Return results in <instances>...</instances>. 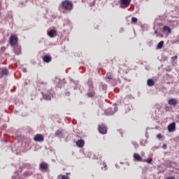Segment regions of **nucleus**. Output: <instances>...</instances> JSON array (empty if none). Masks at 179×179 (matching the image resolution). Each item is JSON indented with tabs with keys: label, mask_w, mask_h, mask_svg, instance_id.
I'll return each mask as SVG.
<instances>
[{
	"label": "nucleus",
	"mask_w": 179,
	"mask_h": 179,
	"mask_svg": "<svg viewBox=\"0 0 179 179\" xmlns=\"http://www.w3.org/2000/svg\"><path fill=\"white\" fill-rule=\"evenodd\" d=\"M61 8H62V9H64V10L71 12V10H72V9H73V3H72V1H71L69 0H65L62 2Z\"/></svg>",
	"instance_id": "1"
},
{
	"label": "nucleus",
	"mask_w": 179,
	"mask_h": 179,
	"mask_svg": "<svg viewBox=\"0 0 179 179\" xmlns=\"http://www.w3.org/2000/svg\"><path fill=\"white\" fill-rule=\"evenodd\" d=\"M9 41L10 45L12 47H15V45H17V43H19V38H17V36H16V35H12L10 37Z\"/></svg>",
	"instance_id": "2"
},
{
	"label": "nucleus",
	"mask_w": 179,
	"mask_h": 179,
	"mask_svg": "<svg viewBox=\"0 0 179 179\" xmlns=\"http://www.w3.org/2000/svg\"><path fill=\"white\" fill-rule=\"evenodd\" d=\"M131 0H120V7L123 9H125V8H128L129 5H131Z\"/></svg>",
	"instance_id": "3"
},
{
	"label": "nucleus",
	"mask_w": 179,
	"mask_h": 179,
	"mask_svg": "<svg viewBox=\"0 0 179 179\" xmlns=\"http://www.w3.org/2000/svg\"><path fill=\"white\" fill-rule=\"evenodd\" d=\"M99 132L103 135L107 134V127L104 124H101L98 127Z\"/></svg>",
	"instance_id": "4"
},
{
	"label": "nucleus",
	"mask_w": 179,
	"mask_h": 179,
	"mask_svg": "<svg viewBox=\"0 0 179 179\" xmlns=\"http://www.w3.org/2000/svg\"><path fill=\"white\" fill-rule=\"evenodd\" d=\"M0 79H2L3 76H6L8 73H9V71H8V69L6 68H1L0 69Z\"/></svg>",
	"instance_id": "5"
},
{
	"label": "nucleus",
	"mask_w": 179,
	"mask_h": 179,
	"mask_svg": "<svg viewBox=\"0 0 179 179\" xmlns=\"http://www.w3.org/2000/svg\"><path fill=\"white\" fill-rule=\"evenodd\" d=\"M34 140L35 141V142H43L44 136H43V134H36L35 135Z\"/></svg>",
	"instance_id": "6"
},
{
	"label": "nucleus",
	"mask_w": 179,
	"mask_h": 179,
	"mask_svg": "<svg viewBox=\"0 0 179 179\" xmlns=\"http://www.w3.org/2000/svg\"><path fill=\"white\" fill-rule=\"evenodd\" d=\"M169 132H174L176 131V122H172L168 126Z\"/></svg>",
	"instance_id": "7"
},
{
	"label": "nucleus",
	"mask_w": 179,
	"mask_h": 179,
	"mask_svg": "<svg viewBox=\"0 0 179 179\" xmlns=\"http://www.w3.org/2000/svg\"><path fill=\"white\" fill-rule=\"evenodd\" d=\"M14 52L17 55H19V54H20V52H22V47H20V45H15L14 46Z\"/></svg>",
	"instance_id": "8"
},
{
	"label": "nucleus",
	"mask_w": 179,
	"mask_h": 179,
	"mask_svg": "<svg viewBox=\"0 0 179 179\" xmlns=\"http://www.w3.org/2000/svg\"><path fill=\"white\" fill-rule=\"evenodd\" d=\"M40 170H41V171L48 170V164L45 162H43L42 164H40Z\"/></svg>",
	"instance_id": "9"
},
{
	"label": "nucleus",
	"mask_w": 179,
	"mask_h": 179,
	"mask_svg": "<svg viewBox=\"0 0 179 179\" xmlns=\"http://www.w3.org/2000/svg\"><path fill=\"white\" fill-rule=\"evenodd\" d=\"M168 104H169V106H173L174 107H176V106L178 104V102L174 99H171L169 100Z\"/></svg>",
	"instance_id": "10"
},
{
	"label": "nucleus",
	"mask_w": 179,
	"mask_h": 179,
	"mask_svg": "<svg viewBox=\"0 0 179 179\" xmlns=\"http://www.w3.org/2000/svg\"><path fill=\"white\" fill-rule=\"evenodd\" d=\"M52 58L50 55H45L43 58V60L44 62H46L47 64L51 62Z\"/></svg>",
	"instance_id": "11"
},
{
	"label": "nucleus",
	"mask_w": 179,
	"mask_h": 179,
	"mask_svg": "<svg viewBox=\"0 0 179 179\" xmlns=\"http://www.w3.org/2000/svg\"><path fill=\"white\" fill-rule=\"evenodd\" d=\"M56 34L57 31H55V29H51L50 31H48V36H49V37H51V38H52Z\"/></svg>",
	"instance_id": "12"
},
{
	"label": "nucleus",
	"mask_w": 179,
	"mask_h": 179,
	"mask_svg": "<svg viewBox=\"0 0 179 179\" xmlns=\"http://www.w3.org/2000/svg\"><path fill=\"white\" fill-rule=\"evenodd\" d=\"M134 159H135V160L137 162H142V157L138 153L134 154Z\"/></svg>",
	"instance_id": "13"
},
{
	"label": "nucleus",
	"mask_w": 179,
	"mask_h": 179,
	"mask_svg": "<svg viewBox=\"0 0 179 179\" xmlns=\"http://www.w3.org/2000/svg\"><path fill=\"white\" fill-rule=\"evenodd\" d=\"M76 145L78 148H83V146H85V141L83 140H78L76 142Z\"/></svg>",
	"instance_id": "14"
},
{
	"label": "nucleus",
	"mask_w": 179,
	"mask_h": 179,
	"mask_svg": "<svg viewBox=\"0 0 179 179\" xmlns=\"http://www.w3.org/2000/svg\"><path fill=\"white\" fill-rule=\"evenodd\" d=\"M163 31L167 32V33H171V29L168 26H164Z\"/></svg>",
	"instance_id": "15"
},
{
	"label": "nucleus",
	"mask_w": 179,
	"mask_h": 179,
	"mask_svg": "<svg viewBox=\"0 0 179 179\" xmlns=\"http://www.w3.org/2000/svg\"><path fill=\"white\" fill-rule=\"evenodd\" d=\"M147 84L148 86H155V80H153L152 79H148L147 81Z\"/></svg>",
	"instance_id": "16"
},
{
	"label": "nucleus",
	"mask_w": 179,
	"mask_h": 179,
	"mask_svg": "<svg viewBox=\"0 0 179 179\" xmlns=\"http://www.w3.org/2000/svg\"><path fill=\"white\" fill-rule=\"evenodd\" d=\"M164 44V41H160V42L157 44V49H158V50H162V48H163Z\"/></svg>",
	"instance_id": "17"
},
{
	"label": "nucleus",
	"mask_w": 179,
	"mask_h": 179,
	"mask_svg": "<svg viewBox=\"0 0 179 179\" xmlns=\"http://www.w3.org/2000/svg\"><path fill=\"white\" fill-rule=\"evenodd\" d=\"M43 94V99H45V100H51V96H50V94H44L42 93Z\"/></svg>",
	"instance_id": "18"
},
{
	"label": "nucleus",
	"mask_w": 179,
	"mask_h": 179,
	"mask_svg": "<svg viewBox=\"0 0 179 179\" xmlns=\"http://www.w3.org/2000/svg\"><path fill=\"white\" fill-rule=\"evenodd\" d=\"M62 135H63L62 131H60V130H57V131L55 132V136L61 137V136H62Z\"/></svg>",
	"instance_id": "19"
},
{
	"label": "nucleus",
	"mask_w": 179,
	"mask_h": 179,
	"mask_svg": "<svg viewBox=\"0 0 179 179\" xmlns=\"http://www.w3.org/2000/svg\"><path fill=\"white\" fill-rule=\"evenodd\" d=\"M106 79H109V80H111V79H113V73L110 72L107 73Z\"/></svg>",
	"instance_id": "20"
},
{
	"label": "nucleus",
	"mask_w": 179,
	"mask_h": 179,
	"mask_svg": "<svg viewBox=\"0 0 179 179\" xmlns=\"http://www.w3.org/2000/svg\"><path fill=\"white\" fill-rule=\"evenodd\" d=\"M58 179H69V177H68V176H65V175H59L58 176Z\"/></svg>",
	"instance_id": "21"
},
{
	"label": "nucleus",
	"mask_w": 179,
	"mask_h": 179,
	"mask_svg": "<svg viewBox=\"0 0 179 179\" xmlns=\"http://www.w3.org/2000/svg\"><path fill=\"white\" fill-rule=\"evenodd\" d=\"M87 94L88 97H94L95 93H94V92H92L87 93Z\"/></svg>",
	"instance_id": "22"
},
{
	"label": "nucleus",
	"mask_w": 179,
	"mask_h": 179,
	"mask_svg": "<svg viewBox=\"0 0 179 179\" xmlns=\"http://www.w3.org/2000/svg\"><path fill=\"white\" fill-rule=\"evenodd\" d=\"M131 22H133V23H136L138 22V18L133 17L131 18Z\"/></svg>",
	"instance_id": "23"
},
{
	"label": "nucleus",
	"mask_w": 179,
	"mask_h": 179,
	"mask_svg": "<svg viewBox=\"0 0 179 179\" xmlns=\"http://www.w3.org/2000/svg\"><path fill=\"white\" fill-rule=\"evenodd\" d=\"M147 163H148V164H150V163H152V162H153V159L150 158L146 160Z\"/></svg>",
	"instance_id": "24"
},
{
	"label": "nucleus",
	"mask_w": 179,
	"mask_h": 179,
	"mask_svg": "<svg viewBox=\"0 0 179 179\" xmlns=\"http://www.w3.org/2000/svg\"><path fill=\"white\" fill-rule=\"evenodd\" d=\"M103 169L106 171L107 170V165L106 164V163H103Z\"/></svg>",
	"instance_id": "25"
},
{
	"label": "nucleus",
	"mask_w": 179,
	"mask_h": 179,
	"mask_svg": "<svg viewBox=\"0 0 179 179\" xmlns=\"http://www.w3.org/2000/svg\"><path fill=\"white\" fill-rule=\"evenodd\" d=\"M157 138H158V139H162V134H158L157 136Z\"/></svg>",
	"instance_id": "26"
},
{
	"label": "nucleus",
	"mask_w": 179,
	"mask_h": 179,
	"mask_svg": "<svg viewBox=\"0 0 179 179\" xmlns=\"http://www.w3.org/2000/svg\"><path fill=\"white\" fill-rule=\"evenodd\" d=\"M166 179H176L174 176H169Z\"/></svg>",
	"instance_id": "27"
},
{
	"label": "nucleus",
	"mask_w": 179,
	"mask_h": 179,
	"mask_svg": "<svg viewBox=\"0 0 179 179\" xmlns=\"http://www.w3.org/2000/svg\"><path fill=\"white\" fill-rule=\"evenodd\" d=\"M166 147H167V145L164 144V148H166Z\"/></svg>",
	"instance_id": "28"
},
{
	"label": "nucleus",
	"mask_w": 179,
	"mask_h": 179,
	"mask_svg": "<svg viewBox=\"0 0 179 179\" xmlns=\"http://www.w3.org/2000/svg\"><path fill=\"white\" fill-rule=\"evenodd\" d=\"M155 34H157V31H155Z\"/></svg>",
	"instance_id": "29"
},
{
	"label": "nucleus",
	"mask_w": 179,
	"mask_h": 179,
	"mask_svg": "<svg viewBox=\"0 0 179 179\" xmlns=\"http://www.w3.org/2000/svg\"><path fill=\"white\" fill-rule=\"evenodd\" d=\"M106 87H106V86H105V88H106Z\"/></svg>",
	"instance_id": "30"
},
{
	"label": "nucleus",
	"mask_w": 179,
	"mask_h": 179,
	"mask_svg": "<svg viewBox=\"0 0 179 179\" xmlns=\"http://www.w3.org/2000/svg\"><path fill=\"white\" fill-rule=\"evenodd\" d=\"M0 6H1V1H0Z\"/></svg>",
	"instance_id": "31"
}]
</instances>
